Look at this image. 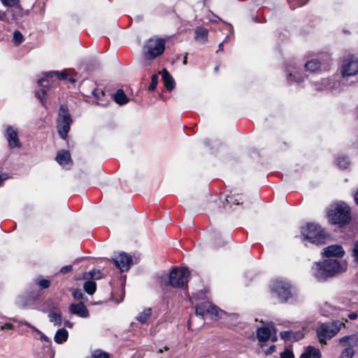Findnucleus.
Returning <instances> with one entry per match:
<instances>
[{"mask_svg": "<svg viewBox=\"0 0 358 358\" xmlns=\"http://www.w3.org/2000/svg\"><path fill=\"white\" fill-rule=\"evenodd\" d=\"M36 285L42 289H46L50 287V281L49 280L44 279L40 276L35 280Z\"/></svg>", "mask_w": 358, "mask_h": 358, "instance_id": "nucleus-36", "label": "nucleus"}, {"mask_svg": "<svg viewBox=\"0 0 358 358\" xmlns=\"http://www.w3.org/2000/svg\"><path fill=\"white\" fill-rule=\"evenodd\" d=\"M8 178V175L6 173L0 174V187L3 185L4 181Z\"/></svg>", "mask_w": 358, "mask_h": 358, "instance_id": "nucleus-51", "label": "nucleus"}, {"mask_svg": "<svg viewBox=\"0 0 358 358\" xmlns=\"http://www.w3.org/2000/svg\"><path fill=\"white\" fill-rule=\"evenodd\" d=\"M358 72V60L352 56H348L343 60L341 73L343 78L355 76Z\"/></svg>", "mask_w": 358, "mask_h": 358, "instance_id": "nucleus-11", "label": "nucleus"}, {"mask_svg": "<svg viewBox=\"0 0 358 358\" xmlns=\"http://www.w3.org/2000/svg\"><path fill=\"white\" fill-rule=\"evenodd\" d=\"M219 50H223V42L219 44Z\"/></svg>", "mask_w": 358, "mask_h": 358, "instance_id": "nucleus-55", "label": "nucleus"}, {"mask_svg": "<svg viewBox=\"0 0 358 358\" xmlns=\"http://www.w3.org/2000/svg\"><path fill=\"white\" fill-rule=\"evenodd\" d=\"M66 324L68 327H72V326H73V324H72V323H71V322H66Z\"/></svg>", "mask_w": 358, "mask_h": 358, "instance_id": "nucleus-57", "label": "nucleus"}, {"mask_svg": "<svg viewBox=\"0 0 358 358\" xmlns=\"http://www.w3.org/2000/svg\"><path fill=\"white\" fill-rule=\"evenodd\" d=\"M41 335V339L44 341H46V342H50L49 338L48 336H46L45 334H43L42 332L41 334H39Z\"/></svg>", "mask_w": 358, "mask_h": 358, "instance_id": "nucleus-53", "label": "nucleus"}, {"mask_svg": "<svg viewBox=\"0 0 358 358\" xmlns=\"http://www.w3.org/2000/svg\"><path fill=\"white\" fill-rule=\"evenodd\" d=\"M275 346L273 345L269 347V348L266 350V353L268 355L272 354L275 351Z\"/></svg>", "mask_w": 358, "mask_h": 358, "instance_id": "nucleus-52", "label": "nucleus"}, {"mask_svg": "<svg viewBox=\"0 0 358 358\" xmlns=\"http://www.w3.org/2000/svg\"><path fill=\"white\" fill-rule=\"evenodd\" d=\"M1 2L5 6L15 7L18 6L20 0H1Z\"/></svg>", "mask_w": 358, "mask_h": 358, "instance_id": "nucleus-43", "label": "nucleus"}, {"mask_svg": "<svg viewBox=\"0 0 358 358\" xmlns=\"http://www.w3.org/2000/svg\"><path fill=\"white\" fill-rule=\"evenodd\" d=\"M328 217L332 224L345 225L351 220L350 208L343 202L335 203L329 210Z\"/></svg>", "mask_w": 358, "mask_h": 358, "instance_id": "nucleus-3", "label": "nucleus"}, {"mask_svg": "<svg viewBox=\"0 0 358 358\" xmlns=\"http://www.w3.org/2000/svg\"><path fill=\"white\" fill-rule=\"evenodd\" d=\"M162 79L164 86L169 92L172 91L175 87V80L167 70L163 69L162 71Z\"/></svg>", "mask_w": 358, "mask_h": 358, "instance_id": "nucleus-24", "label": "nucleus"}, {"mask_svg": "<svg viewBox=\"0 0 358 358\" xmlns=\"http://www.w3.org/2000/svg\"><path fill=\"white\" fill-rule=\"evenodd\" d=\"M13 325L11 323L7 322L4 324L0 325V331L6 330V329H13Z\"/></svg>", "mask_w": 358, "mask_h": 358, "instance_id": "nucleus-50", "label": "nucleus"}, {"mask_svg": "<svg viewBox=\"0 0 358 358\" xmlns=\"http://www.w3.org/2000/svg\"><path fill=\"white\" fill-rule=\"evenodd\" d=\"M345 250L341 245H331L323 249L322 255L326 257H343Z\"/></svg>", "mask_w": 358, "mask_h": 358, "instance_id": "nucleus-18", "label": "nucleus"}, {"mask_svg": "<svg viewBox=\"0 0 358 358\" xmlns=\"http://www.w3.org/2000/svg\"><path fill=\"white\" fill-rule=\"evenodd\" d=\"M188 327L190 328V322H189V321L188 322Z\"/></svg>", "mask_w": 358, "mask_h": 358, "instance_id": "nucleus-59", "label": "nucleus"}, {"mask_svg": "<svg viewBox=\"0 0 358 358\" xmlns=\"http://www.w3.org/2000/svg\"><path fill=\"white\" fill-rule=\"evenodd\" d=\"M183 64H187V56H185L183 59V62H182Z\"/></svg>", "mask_w": 358, "mask_h": 358, "instance_id": "nucleus-56", "label": "nucleus"}, {"mask_svg": "<svg viewBox=\"0 0 358 358\" xmlns=\"http://www.w3.org/2000/svg\"><path fill=\"white\" fill-rule=\"evenodd\" d=\"M348 317L350 319V320H355L357 317V315L355 313H350L349 315H348Z\"/></svg>", "mask_w": 358, "mask_h": 358, "instance_id": "nucleus-54", "label": "nucleus"}, {"mask_svg": "<svg viewBox=\"0 0 358 358\" xmlns=\"http://www.w3.org/2000/svg\"><path fill=\"white\" fill-rule=\"evenodd\" d=\"M72 295L76 300H82L84 299V294L80 289H76L73 291Z\"/></svg>", "mask_w": 358, "mask_h": 358, "instance_id": "nucleus-44", "label": "nucleus"}, {"mask_svg": "<svg viewBox=\"0 0 358 358\" xmlns=\"http://www.w3.org/2000/svg\"><path fill=\"white\" fill-rule=\"evenodd\" d=\"M290 8L292 9L306 5L309 0H288Z\"/></svg>", "mask_w": 358, "mask_h": 358, "instance_id": "nucleus-38", "label": "nucleus"}, {"mask_svg": "<svg viewBox=\"0 0 358 358\" xmlns=\"http://www.w3.org/2000/svg\"><path fill=\"white\" fill-rule=\"evenodd\" d=\"M158 83V76L157 74H154L151 78V83L148 87V90L150 91H153L157 87Z\"/></svg>", "mask_w": 358, "mask_h": 358, "instance_id": "nucleus-42", "label": "nucleus"}, {"mask_svg": "<svg viewBox=\"0 0 358 358\" xmlns=\"http://www.w3.org/2000/svg\"><path fill=\"white\" fill-rule=\"evenodd\" d=\"M336 165L341 169L348 168L350 164V160L346 156H338L336 160Z\"/></svg>", "mask_w": 358, "mask_h": 358, "instance_id": "nucleus-31", "label": "nucleus"}, {"mask_svg": "<svg viewBox=\"0 0 358 358\" xmlns=\"http://www.w3.org/2000/svg\"><path fill=\"white\" fill-rule=\"evenodd\" d=\"M56 161L62 166L69 169L72 165V160L69 151L61 150L57 152Z\"/></svg>", "mask_w": 358, "mask_h": 358, "instance_id": "nucleus-20", "label": "nucleus"}, {"mask_svg": "<svg viewBox=\"0 0 358 358\" xmlns=\"http://www.w3.org/2000/svg\"><path fill=\"white\" fill-rule=\"evenodd\" d=\"M301 233L304 240L316 245L324 243L326 238L323 229L315 223H308L306 226L302 227Z\"/></svg>", "mask_w": 358, "mask_h": 358, "instance_id": "nucleus-5", "label": "nucleus"}, {"mask_svg": "<svg viewBox=\"0 0 358 358\" xmlns=\"http://www.w3.org/2000/svg\"><path fill=\"white\" fill-rule=\"evenodd\" d=\"M34 299V296H29L26 295H20L16 299V304L21 308L27 306L30 301Z\"/></svg>", "mask_w": 358, "mask_h": 358, "instance_id": "nucleus-30", "label": "nucleus"}, {"mask_svg": "<svg viewBox=\"0 0 358 358\" xmlns=\"http://www.w3.org/2000/svg\"><path fill=\"white\" fill-rule=\"evenodd\" d=\"M240 201H243V196L240 194H234L232 195H227L226 197V201L228 203L238 205L240 203Z\"/></svg>", "mask_w": 358, "mask_h": 358, "instance_id": "nucleus-34", "label": "nucleus"}, {"mask_svg": "<svg viewBox=\"0 0 358 358\" xmlns=\"http://www.w3.org/2000/svg\"><path fill=\"white\" fill-rule=\"evenodd\" d=\"M348 268V264L345 261L327 259L323 261L314 262L311 271L313 275L318 281H324L333 278L337 274L345 272Z\"/></svg>", "mask_w": 358, "mask_h": 358, "instance_id": "nucleus-1", "label": "nucleus"}, {"mask_svg": "<svg viewBox=\"0 0 358 358\" xmlns=\"http://www.w3.org/2000/svg\"><path fill=\"white\" fill-rule=\"evenodd\" d=\"M5 138L8 141V147L10 149L19 148L21 143L18 138V130L13 126L8 125L6 129Z\"/></svg>", "mask_w": 358, "mask_h": 358, "instance_id": "nucleus-13", "label": "nucleus"}, {"mask_svg": "<svg viewBox=\"0 0 358 358\" xmlns=\"http://www.w3.org/2000/svg\"><path fill=\"white\" fill-rule=\"evenodd\" d=\"M271 329L274 330L273 326L258 328L257 335L259 341L264 342L268 341L271 337Z\"/></svg>", "mask_w": 358, "mask_h": 358, "instance_id": "nucleus-23", "label": "nucleus"}, {"mask_svg": "<svg viewBox=\"0 0 358 358\" xmlns=\"http://www.w3.org/2000/svg\"><path fill=\"white\" fill-rule=\"evenodd\" d=\"M276 339H277V338H276V336H273V337H272V341H273V342H274V341H276Z\"/></svg>", "mask_w": 358, "mask_h": 358, "instance_id": "nucleus-58", "label": "nucleus"}, {"mask_svg": "<svg viewBox=\"0 0 358 358\" xmlns=\"http://www.w3.org/2000/svg\"><path fill=\"white\" fill-rule=\"evenodd\" d=\"M338 358H352L355 354L354 349L351 347L344 346Z\"/></svg>", "mask_w": 358, "mask_h": 358, "instance_id": "nucleus-35", "label": "nucleus"}, {"mask_svg": "<svg viewBox=\"0 0 358 358\" xmlns=\"http://www.w3.org/2000/svg\"><path fill=\"white\" fill-rule=\"evenodd\" d=\"M23 36L22 33L20 31H15L13 33V41L17 43L20 44L23 41Z\"/></svg>", "mask_w": 358, "mask_h": 358, "instance_id": "nucleus-41", "label": "nucleus"}, {"mask_svg": "<svg viewBox=\"0 0 358 358\" xmlns=\"http://www.w3.org/2000/svg\"><path fill=\"white\" fill-rule=\"evenodd\" d=\"M21 13L22 10L19 6H17L15 8L8 9L6 11L0 10V20L8 23L11 22L21 16Z\"/></svg>", "mask_w": 358, "mask_h": 358, "instance_id": "nucleus-15", "label": "nucleus"}, {"mask_svg": "<svg viewBox=\"0 0 358 358\" xmlns=\"http://www.w3.org/2000/svg\"><path fill=\"white\" fill-rule=\"evenodd\" d=\"M338 343L342 346L351 347L352 349L358 346V332L341 337Z\"/></svg>", "mask_w": 358, "mask_h": 358, "instance_id": "nucleus-21", "label": "nucleus"}, {"mask_svg": "<svg viewBox=\"0 0 358 358\" xmlns=\"http://www.w3.org/2000/svg\"><path fill=\"white\" fill-rule=\"evenodd\" d=\"M101 273L99 270L93 269L92 271L85 273L84 275V278H95L99 279L101 278Z\"/></svg>", "mask_w": 358, "mask_h": 358, "instance_id": "nucleus-37", "label": "nucleus"}, {"mask_svg": "<svg viewBox=\"0 0 358 358\" xmlns=\"http://www.w3.org/2000/svg\"><path fill=\"white\" fill-rule=\"evenodd\" d=\"M208 31L207 29L198 27L195 30V39L201 43H204L208 39Z\"/></svg>", "mask_w": 358, "mask_h": 358, "instance_id": "nucleus-27", "label": "nucleus"}, {"mask_svg": "<svg viewBox=\"0 0 358 358\" xmlns=\"http://www.w3.org/2000/svg\"><path fill=\"white\" fill-rule=\"evenodd\" d=\"M280 358H294V355L292 351L287 350L280 353Z\"/></svg>", "mask_w": 358, "mask_h": 358, "instance_id": "nucleus-48", "label": "nucleus"}, {"mask_svg": "<svg viewBox=\"0 0 358 358\" xmlns=\"http://www.w3.org/2000/svg\"><path fill=\"white\" fill-rule=\"evenodd\" d=\"M217 69H218V67H217H217H215V71H217Z\"/></svg>", "mask_w": 358, "mask_h": 358, "instance_id": "nucleus-60", "label": "nucleus"}, {"mask_svg": "<svg viewBox=\"0 0 358 358\" xmlns=\"http://www.w3.org/2000/svg\"><path fill=\"white\" fill-rule=\"evenodd\" d=\"M189 272L185 267L173 268L168 276L161 278V283L164 286H171L175 288H184L187 285Z\"/></svg>", "mask_w": 358, "mask_h": 358, "instance_id": "nucleus-2", "label": "nucleus"}, {"mask_svg": "<svg viewBox=\"0 0 358 358\" xmlns=\"http://www.w3.org/2000/svg\"><path fill=\"white\" fill-rule=\"evenodd\" d=\"M227 38H228V36H227V37L224 38V41H226Z\"/></svg>", "mask_w": 358, "mask_h": 358, "instance_id": "nucleus-62", "label": "nucleus"}, {"mask_svg": "<svg viewBox=\"0 0 358 358\" xmlns=\"http://www.w3.org/2000/svg\"><path fill=\"white\" fill-rule=\"evenodd\" d=\"M357 241H358V239H357Z\"/></svg>", "mask_w": 358, "mask_h": 358, "instance_id": "nucleus-63", "label": "nucleus"}, {"mask_svg": "<svg viewBox=\"0 0 358 358\" xmlns=\"http://www.w3.org/2000/svg\"><path fill=\"white\" fill-rule=\"evenodd\" d=\"M20 324L22 325V326H27V327L33 329L36 333L41 334V331L39 329H38L36 327H35L34 326L31 325L29 322H27L25 320L20 321Z\"/></svg>", "mask_w": 358, "mask_h": 358, "instance_id": "nucleus-47", "label": "nucleus"}, {"mask_svg": "<svg viewBox=\"0 0 358 358\" xmlns=\"http://www.w3.org/2000/svg\"><path fill=\"white\" fill-rule=\"evenodd\" d=\"M114 101L119 105H124L128 103L129 99L122 90H118L113 96Z\"/></svg>", "mask_w": 358, "mask_h": 358, "instance_id": "nucleus-29", "label": "nucleus"}, {"mask_svg": "<svg viewBox=\"0 0 358 358\" xmlns=\"http://www.w3.org/2000/svg\"><path fill=\"white\" fill-rule=\"evenodd\" d=\"M329 59V55L328 54H325L322 56L320 58L321 60L317 59H312L306 62L304 64V67L306 69L312 73H317L320 70L322 64L327 61Z\"/></svg>", "mask_w": 358, "mask_h": 358, "instance_id": "nucleus-17", "label": "nucleus"}, {"mask_svg": "<svg viewBox=\"0 0 358 358\" xmlns=\"http://www.w3.org/2000/svg\"><path fill=\"white\" fill-rule=\"evenodd\" d=\"M68 336H69L68 331L64 328H62V329H58L56 331L55 337H54V340L57 343L61 344L67 340Z\"/></svg>", "mask_w": 358, "mask_h": 358, "instance_id": "nucleus-28", "label": "nucleus"}, {"mask_svg": "<svg viewBox=\"0 0 358 358\" xmlns=\"http://www.w3.org/2000/svg\"><path fill=\"white\" fill-rule=\"evenodd\" d=\"M303 336L304 334L301 330L296 331H292V342L298 341L302 339Z\"/></svg>", "mask_w": 358, "mask_h": 358, "instance_id": "nucleus-40", "label": "nucleus"}, {"mask_svg": "<svg viewBox=\"0 0 358 358\" xmlns=\"http://www.w3.org/2000/svg\"><path fill=\"white\" fill-rule=\"evenodd\" d=\"M287 80L289 83H301L304 80L306 76L301 73V69L295 65H290L287 67Z\"/></svg>", "mask_w": 358, "mask_h": 358, "instance_id": "nucleus-16", "label": "nucleus"}, {"mask_svg": "<svg viewBox=\"0 0 358 358\" xmlns=\"http://www.w3.org/2000/svg\"><path fill=\"white\" fill-rule=\"evenodd\" d=\"M112 261L122 272L127 271L132 264L131 256L125 252L120 253L119 255L113 259Z\"/></svg>", "mask_w": 358, "mask_h": 358, "instance_id": "nucleus-14", "label": "nucleus"}, {"mask_svg": "<svg viewBox=\"0 0 358 358\" xmlns=\"http://www.w3.org/2000/svg\"><path fill=\"white\" fill-rule=\"evenodd\" d=\"M281 338L286 341H292V331H285L280 332Z\"/></svg>", "mask_w": 358, "mask_h": 358, "instance_id": "nucleus-46", "label": "nucleus"}, {"mask_svg": "<svg viewBox=\"0 0 358 358\" xmlns=\"http://www.w3.org/2000/svg\"><path fill=\"white\" fill-rule=\"evenodd\" d=\"M345 323L340 320L322 323L317 329V335L321 343L326 344L327 341L335 336Z\"/></svg>", "mask_w": 358, "mask_h": 358, "instance_id": "nucleus-6", "label": "nucleus"}, {"mask_svg": "<svg viewBox=\"0 0 358 358\" xmlns=\"http://www.w3.org/2000/svg\"><path fill=\"white\" fill-rule=\"evenodd\" d=\"M72 268H73V267L71 265L64 266L61 268L59 273H62V274H65V273H67L71 271Z\"/></svg>", "mask_w": 358, "mask_h": 358, "instance_id": "nucleus-49", "label": "nucleus"}, {"mask_svg": "<svg viewBox=\"0 0 358 358\" xmlns=\"http://www.w3.org/2000/svg\"><path fill=\"white\" fill-rule=\"evenodd\" d=\"M322 355L319 349L309 345L305 351L301 355L299 358H321Z\"/></svg>", "mask_w": 358, "mask_h": 358, "instance_id": "nucleus-25", "label": "nucleus"}, {"mask_svg": "<svg viewBox=\"0 0 358 358\" xmlns=\"http://www.w3.org/2000/svg\"><path fill=\"white\" fill-rule=\"evenodd\" d=\"M151 314H152L151 308H147V309H145L143 312L140 313L138 314V315L136 317V319L139 322L143 324L151 316Z\"/></svg>", "mask_w": 358, "mask_h": 358, "instance_id": "nucleus-33", "label": "nucleus"}, {"mask_svg": "<svg viewBox=\"0 0 358 358\" xmlns=\"http://www.w3.org/2000/svg\"><path fill=\"white\" fill-rule=\"evenodd\" d=\"M93 95L97 99V104L106 107L108 104V101L105 100V92L103 90L96 88L92 92Z\"/></svg>", "mask_w": 358, "mask_h": 358, "instance_id": "nucleus-26", "label": "nucleus"}, {"mask_svg": "<svg viewBox=\"0 0 358 358\" xmlns=\"http://www.w3.org/2000/svg\"><path fill=\"white\" fill-rule=\"evenodd\" d=\"M68 80L71 83H75L76 80L69 77L66 71H50L47 73H44L43 77L38 80V84L40 86H42L43 88L38 92H36V96L41 100L42 104L44 106L43 99L45 97V94L46 93V90L45 88L48 89L50 82L54 80Z\"/></svg>", "mask_w": 358, "mask_h": 358, "instance_id": "nucleus-4", "label": "nucleus"}, {"mask_svg": "<svg viewBox=\"0 0 358 358\" xmlns=\"http://www.w3.org/2000/svg\"><path fill=\"white\" fill-rule=\"evenodd\" d=\"M69 312L72 315L83 318L88 317L90 315L89 310L82 301L78 303H71L69 306Z\"/></svg>", "mask_w": 358, "mask_h": 358, "instance_id": "nucleus-19", "label": "nucleus"}, {"mask_svg": "<svg viewBox=\"0 0 358 358\" xmlns=\"http://www.w3.org/2000/svg\"><path fill=\"white\" fill-rule=\"evenodd\" d=\"M72 122L73 120L68 108L64 105L60 106L57 120V129L59 136L63 140L66 138Z\"/></svg>", "mask_w": 358, "mask_h": 358, "instance_id": "nucleus-7", "label": "nucleus"}, {"mask_svg": "<svg viewBox=\"0 0 358 358\" xmlns=\"http://www.w3.org/2000/svg\"><path fill=\"white\" fill-rule=\"evenodd\" d=\"M84 290L88 294H93L96 292V282L92 280H87L83 285Z\"/></svg>", "mask_w": 358, "mask_h": 358, "instance_id": "nucleus-32", "label": "nucleus"}, {"mask_svg": "<svg viewBox=\"0 0 358 358\" xmlns=\"http://www.w3.org/2000/svg\"><path fill=\"white\" fill-rule=\"evenodd\" d=\"M254 20H255V22H257V17H255Z\"/></svg>", "mask_w": 358, "mask_h": 358, "instance_id": "nucleus-61", "label": "nucleus"}, {"mask_svg": "<svg viewBox=\"0 0 358 358\" xmlns=\"http://www.w3.org/2000/svg\"><path fill=\"white\" fill-rule=\"evenodd\" d=\"M165 49V41L153 37L147 41L144 45V55L148 59H153L161 55Z\"/></svg>", "mask_w": 358, "mask_h": 358, "instance_id": "nucleus-8", "label": "nucleus"}, {"mask_svg": "<svg viewBox=\"0 0 358 358\" xmlns=\"http://www.w3.org/2000/svg\"><path fill=\"white\" fill-rule=\"evenodd\" d=\"M49 321L55 326H60L62 323V312L57 308H52L48 313Z\"/></svg>", "mask_w": 358, "mask_h": 358, "instance_id": "nucleus-22", "label": "nucleus"}, {"mask_svg": "<svg viewBox=\"0 0 358 358\" xmlns=\"http://www.w3.org/2000/svg\"><path fill=\"white\" fill-rule=\"evenodd\" d=\"M271 289L282 302L287 301L292 296L291 285L285 280L273 281L271 285Z\"/></svg>", "mask_w": 358, "mask_h": 358, "instance_id": "nucleus-10", "label": "nucleus"}, {"mask_svg": "<svg viewBox=\"0 0 358 358\" xmlns=\"http://www.w3.org/2000/svg\"><path fill=\"white\" fill-rule=\"evenodd\" d=\"M92 358H109V356L106 352L100 350H96L92 353Z\"/></svg>", "mask_w": 358, "mask_h": 358, "instance_id": "nucleus-45", "label": "nucleus"}, {"mask_svg": "<svg viewBox=\"0 0 358 358\" xmlns=\"http://www.w3.org/2000/svg\"><path fill=\"white\" fill-rule=\"evenodd\" d=\"M351 255L355 264H358V241H357L352 248Z\"/></svg>", "mask_w": 358, "mask_h": 358, "instance_id": "nucleus-39", "label": "nucleus"}, {"mask_svg": "<svg viewBox=\"0 0 358 358\" xmlns=\"http://www.w3.org/2000/svg\"><path fill=\"white\" fill-rule=\"evenodd\" d=\"M313 88L317 91L331 90L341 91L340 83L335 78H324L320 81L313 83Z\"/></svg>", "mask_w": 358, "mask_h": 358, "instance_id": "nucleus-12", "label": "nucleus"}, {"mask_svg": "<svg viewBox=\"0 0 358 358\" xmlns=\"http://www.w3.org/2000/svg\"><path fill=\"white\" fill-rule=\"evenodd\" d=\"M196 315L204 318L210 316L212 318H221L226 313L217 306L211 304L208 301H203L195 305Z\"/></svg>", "mask_w": 358, "mask_h": 358, "instance_id": "nucleus-9", "label": "nucleus"}]
</instances>
